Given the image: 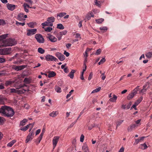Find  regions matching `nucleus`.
<instances>
[{
	"label": "nucleus",
	"mask_w": 152,
	"mask_h": 152,
	"mask_svg": "<svg viewBox=\"0 0 152 152\" xmlns=\"http://www.w3.org/2000/svg\"><path fill=\"white\" fill-rule=\"evenodd\" d=\"M28 120L26 119H24L20 122V126H23L25 125L26 123L27 122Z\"/></svg>",
	"instance_id": "nucleus-33"
},
{
	"label": "nucleus",
	"mask_w": 152,
	"mask_h": 152,
	"mask_svg": "<svg viewBox=\"0 0 152 152\" xmlns=\"http://www.w3.org/2000/svg\"><path fill=\"white\" fill-rule=\"evenodd\" d=\"M149 83L148 82L146 83L143 86V88L147 90L149 87Z\"/></svg>",
	"instance_id": "nucleus-44"
},
{
	"label": "nucleus",
	"mask_w": 152,
	"mask_h": 152,
	"mask_svg": "<svg viewBox=\"0 0 152 152\" xmlns=\"http://www.w3.org/2000/svg\"><path fill=\"white\" fill-rule=\"evenodd\" d=\"M11 92L12 93H17V91L14 88H10Z\"/></svg>",
	"instance_id": "nucleus-61"
},
{
	"label": "nucleus",
	"mask_w": 152,
	"mask_h": 152,
	"mask_svg": "<svg viewBox=\"0 0 152 152\" xmlns=\"http://www.w3.org/2000/svg\"><path fill=\"white\" fill-rule=\"evenodd\" d=\"M55 90L57 93H60L61 92V88L58 86H56L55 87Z\"/></svg>",
	"instance_id": "nucleus-32"
},
{
	"label": "nucleus",
	"mask_w": 152,
	"mask_h": 152,
	"mask_svg": "<svg viewBox=\"0 0 152 152\" xmlns=\"http://www.w3.org/2000/svg\"><path fill=\"white\" fill-rule=\"evenodd\" d=\"M101 89V88L100 87H99L98 88H96L94 90H93L91 92V94L94 93H95L98 92Z\"/></svg>",
	"instance_id": "nucleus-42"
},
{
	"label": "nucleus",
	"mask_w": 152,
	"mask_h": 152,
	"mask_svg": "<svg viewBox=\"0 0 152 152\" xmlns=\"http://www.w3.org/2000/svg\"><path fill=\"white\" fill-rule=\"evenodd\" d=\"M25 22H23V23H20L19 22H18L17 21H16V24L17 26H23L25 25Z\"/></svg>",
	"instance_id": "nucleus-45"
},
{
	"label": "nucleus",
	"mask_w": 152,
	"mask_h": 152,
	"mask_svg": "<svg viewBox=\"0 0 152 152\" xmlns=\"http://www.w3.org/2000/svg\"><path fill=\"white\" fill-rule=\"evenodd\" d=\"M34 134V133L33 132H31L28 134L25 141L26 143H28L29 141H31L33 139Z\"/></svg>",
	"instance_id": "nucleus-11"
},
{
	"label": "nucleus",
	"mask_w": 152,
	"mask_h": 152,
	"mask_svg": "<svg viewBox=\"0 0 152 152\" xmlns=\"http://www.w3.org/2000/svg\"><path fill=\"white\" fill-rule=\"evenodd\" d=\"M23 7H25L27 8H31V7H30L29 5L26 3H24L23 4Z\"/></svg>",
	"instance_id": "nucleus-59"
},
{
	"label": "nucleus",
	"mask_w": 152,
	"mask_h": 152,
	"mask_svg": "<svg viewBox=\"0 0 152 152\" xmlns=\"http://www.w3.org/2000/svg\"><path fill=\"white\" fill-rule=\"evenodd\" d=\"M58 114V111H53L49 114L50 116L54 118L56 117Z\"/></svg>",
	"instance_id": "nucleus-20"
},
{
	"label": "nucleus",
	"mask_w": 152,
	"mask_h": 152,
	"mask_svg": "<svg viewBox=\"0 0 152 152\" xmlns=\"http://www.w3.org/2000/svg\"><path fill=\"white\" fill-rule=\"evenodd\" d=\"M74 90H72L71 91L69 92V93L67 95L66 98L67 99H68V98L70 97L72 94Z\"/></svg>",
	"instance_id": "nucleus-48"
},
{
	"label": "nucleus",
	"mask_w": 152,
	"mask_h": 152,
	"mask_svg": "<svg viewBox=\"0 0 152 152\" xmlns=\"http://www.w3.org/2000/svg\"><path fill=\"white\" fill-rule=\"evenodd\" d=\"M15 82V81H14L12 80H8L6 81L5 83V85L6 86H8L9 85H11L12 83H14Z\"/></svg>",
	"instance_id": "nucleus-31"
},
{
	"label": "nucleus",
	"mask_w": 152,
	"mask_h": 152,
	"mask_svg": "<svg viewBox=\"0 0 152 152\" xmlns=\"http://www.w3.org/2000/svg\"><path fill=\"white\" fill-rule=\"evenodd\" d=\"M102 52V50L100 49H98L96 50L95 54L97 55H99Z\"/></svg>",
	"instance_id": "nucleus-50"
},
{
	"label": "nucleus",
	"mask_w": 152,
	"mask_h": 152,
	"mask_svg": "<svg viewBox=\"0 0 152 152\" xmlns=\"http://www.w3.org/2000/svg\"><path fill=\"white\" fill-rule=\"evenodd\" d=\"M16 140H13L9 143H8L7 144V146L10 147H11L16 142Z\"/></svg>",
	"instance_id": "nucleus-26"
},
{
	"label": "nucleus",
	"mask_w": 152,
	"mask_h": 152,
	"mask_svg": "<svg viewBox=\"0 0 152 152\" xmlns=\"http://www.w3.org/2000/svg\"><path fill=\"white\" fill-rule=\"evenodd\" d=\"M76 72V71L74 69H72L68 75V76L71 79H73L74 77V73Z\"/></svg>",
	"instance_id": "nucleus-24"
},
{
	"label": "nucleus",
	"mask_w": 152,
	"mask_h": 152,
	"mask_svg": "<svg viewBox=\"0 0 152 152\" xmlns=\"http://www.w3.org/2000/svg\"><path fill=\"white\" fill-rule=\"evenodd\" d=\"M6 100V98L2 95H0V104H4V101Z\"/></svg>",
	"instance_id": "nucleus-23"
},
{
	"label": "nucleus",
	"mask_w": 152,
	"mask_h": 152,
	"mask_svg": "<svg viewBox=\"0 0 152 152\" xmlns=\"http://www.w3.org/2000/svg\"><path fill=\"white\" fill-rule=\"evenodd\" d=\"M137 105L135 103H134V104L131 108V109H132L133 108H134V109L136 110H137V109L136 107Z\"/></svg>",
	"instance_id": "nucleus-55"
},
{
	"label": "nucleus",
	"mask_w": 152,
	"mask_h": 152,
	"mask_svg": "<svg viewBox=\"0 0 152 152\" xmlns=\"http://www.w3.org/2000/svg\"><path fill=\"white\" fill-rule=\"evenodd\" d=\"M34 124V123L29 124L27 125L26 126L23 127L22 128H21L20 129L21 130L25 131L27 130L28 128L30 127V129L29 130V132H30L33 128Z\"/></svg>",
	"instance_id": "nucleus-8"
},
{
	"label": "nucleus",
	"mask_w": 152,
	"mask_h": 152,
	"mask_svg": "<svg viewBox=\"0 0 152 152\" xmlns=\"http://www.w3.org/2000/svg\"><path fill=\"white\" fill-rule=\"evenodd\" d=\"M14 112L12 109L11 108L7 106L4 115L7 117H11L14 115Z\"/></svg>",
	"instance_id": "nucleus-4"
},
{
	"label": "nucleus",
	"mask_w": 152,
	"mask_h": 152,
	"mask_svg": "<svg viewBox=\"0 0 152 152\" xmlns=\"http://www.w3.org/2000/svg\"><path fill=\"white\" fill-rule=\"evenodd\" d=\"M47 38L52 42H55L57 41V38L50 34H48Z\"/></svg>",
	"instance_id": "nucleus-12"
},
{
	"label": "nucleus",
	"mask_w": 152,
	"mask_h": 152,
	"mask_svg": "<svg viewBox=\"0 0 152 152\" xmlns=\"http://www.w3.org/2000/svg\"><path fill=\"white\" fill-rule=\"evenodd\" d=\"M44 27V26H43L42 27V28H44L45 31L47 32H50L52 30V27H48L45 28Z\"/></svg>",
	"instance_id": "nucleus-34"
},
{
	"label": "nucleus",
	"mask_w": 152,
	"mask_h": 152,
	"mask_svg": "<svg viewBox=\"0 0 152 152\" xmlns=\"http://www.w3.org/2000/svg\"><path fill=\"white\" fill-rule=\"evenodd\" d=\"M99 29L101 31H103L104 32H105L107 30V28L106 26H103L100 27Z\"/></svg>",
	"instance_id": "nucleus-43"
},
{
	"label": "nucleus",
	"mask_w": 152,
	"mask_h": 152,
	"mask_svg": "<svg viewBox=\"0 0 152 152\" xmlns=\"http://www.w3.org/2000/svg\"><path fill=\"white\" fill-rule=\"evenodd\" d=\"M24 83L26 84H28L29 83V80L28 78H25L24 80Z\"/></svg>",
	"instance_id": "nucleus-53"
},
{
	"label": "nucleus",
	"mask_w": 152,
	"mask_h": 152,
	"mask_svg": "<svg viewBox=\"0 0 152 152\" xmlns=\"http://www.w3.org/2000/svg\"><path fill=\"white\" fill-rule=\"evenodd\" d=\"M82 150L84 151V152H89V149L87 145L84 144L82 147Z\"/></svg>",
	"instance_id": "nucleus-19"
},
{
	"label": "nucleus",
	"mask_w": 152,
	"mask_h": 152,
	"mask_svg": "<svg viewBox=\"0 0 152 152\" xmlns=\"http://www.w3.org/2000/svg\"><path fill=\"white\" fill-rule=\"evenodd\" d=\"M5 55L10 54L12 53V48H4Z\"/></svg>",
	"instance_id": "nucleus-14"
},
{
	"label": "nucleus",
	"mask_w": 152,
	"mask_h": 152,
	"mask_svg": "<svg viewBox=\"0 0 152 152\" xmlns=\"http://www.w3.org/2000/svg\"><path fill=\"white\" fill-rule=\"evenodd\" d=\"M96 22L98 24L101 23L104 21V19L102 18L96 20Z\"/></svg>",
	"instance_id": "nucleus-39"
},
{
	"label": "nucleus",
	"mask_w": 152,
	"mask_h": 152,
	"mask_svg": "<svg viewBox=\"0 0 152 152\" xmlns=\"http://www.w3.org/2000/svg\"><path fill=\"white\" fill-rule=\"evenodd\" d=\"M148 146L145 143L141 144L140 145L139 148L142 150H145L147 148Z\"/></svg>",
	"instance_id": "nucleus-25"
},
{
	"label": "nucleus",
	"mask_w": 152,
	"mask_h": 152,
	"mask_svg": "<svg viewBox=\"0 0 152 152\" xmlns=\"http://www.w3.org/2000/svg\"><path fill=\"white\" fill-rule=\"evenodd\" d=\"M91 17H94V15L92 12H90L87 14L85 20H89L91 19Z\"/></svg>",
	"instance_id": "nucleus-15"
},
{
	"label": "nucleus",
	"mask_w": 152,
	"mask_h": 152,
	"mask_svg": "<svg viewBox=\"0 0 152 152\" xmlns=\"http://www.w3.org/2000/svg\"><path fill=\"white\" fill-rule=\"evenodd\" d=\"M86 64L85 63H84L83 65V71L82 72L84 73V72L86 70Z\"/></svg>",
	"instance_id": "nucleus-52"
},
{
	"label": "nucleus",
	"mask_w": 152,
	"mask_h": 152,
	"mask_svg": "<svg viewBox=\"0 0 152 152\" xmlns=\"http://www.w3.org/2000/svg\"><path fill=\"white\" fill-rule=\"evenodd\" d=\"M95 5L98 7H100L101 6V2L100 1H98L97 0H94Z\"/></svg>",
	"instance_id": "nucleus-37"
},
{
	"label": "nucleus",
	"mask_w": 152,
	"mask_h": 152,
	"mask_svg": "<svg viewBox=\"0 0 152 152\" xmlns=\"http://www.w3.org/2000/svg\"><path fill=\"white\" fill-rule=\"evenodd\" d=\"M140 142V140L139 139H135V142L134 143V145H136L139 142Z\"/></svg>",
	"instance_id": "nucleus-58"
},
{
	"label": "nucleus",
	"mask_w": 152,
	"mask_h": 152,
	"mask_svg": "<svg viewBox=\"0 0 152 152\" xmlns=\"http://www.w3.org/2000/svg\"><path fill=\"white\" fill-rule=\"evenodd\" d=\"M35 38L39 43H42L44 42V39L40 34H36L35 36Z\"/></svg>",
	"instance_id": "nucleus-5"
},
{
	"label": "nucleus",
	"mask_w": 152,
	"mask_h": 152,
	"mask_svg": "<svg viewBox=\"0 0 152 152\" xmlns=\"http://www.w3.org/2000/svg\"><path fill=\"white\" fill-rule=\"evenodd\" d=\"M24 18V14L23 13L19 14L17 16V19L20 21H22L23 20H25V19Z\"/></svg>",
	"instance_id": "nucleus-18"
},
{
	"label": "nucleus",
	"mask_w": 152,
	"mask_h": 152,
	"mask_svg": "<svg viewBox=\"0 0 152 152\" xmlns=\"http://www.w3.org/2000/svg\"><path fill=\"white\" fill-rule=\"evenodd\" d=\"M7 108V106H2L0 108V113L4 115L5 110Z\"/></svg>",
	"instance_id": "nucleus-17"
},
{
	"label": "nucleus",
	"mask_w": 152,
	"mask_h": 152,
	"mask_svg": "<svg viewBox=\"0 0 152 152\" xmlns=\"http://www.w3.org/2000/svg\"><path fill=\"white\" fill-rule=\"evenodd\" d=\"M26 35L30 36L35 34L37 32V29L34 28L32 29H27Z\"/></svg>",
	"instance_id": "nucleus-6"
},
{
	"label": "nucleus",
	"mask_w": 152,
	"mask_h": 152,
	"mask_svg": "<svg viewBox=\"0 0 152 152\" xmlns=\"http://www.w3.org/2000/svg\"><path fill=\"white\" fill-rule=\"evenodd\" d=\"M147 90L143 88L142 89H141L140 91V93H143L145 92Z\"/></svg>",
	"instance_id": "nucleus-54"
},
{
	"label": "nucleus",
	"mask_w": 152,
	"mask_h": 152,
	"mask_svg": "<svg viewBox=\"0 0 152 152\" xmlns=\"http://www.w3.org/2000/svg\"><path fill=\"white\" fill-rule=\"evenodd\" d=\"M27 24L30 28H34L35 25L36 24V23L35 22H31L27 23Z\"/></svg>",
	"instance_id": "nucleus-29"
},
{
	"label": "nucleus",
	"mask_w": 152,
	"mask_h": 152,
	"mask_svg": "<svg viewBox=\"0 0 152 152\" xmlns=\"http://www.w3.org/2000/svg\"><path fill=\"white\" fill-rule=\"evenodd\" d=\"M56 75V73L53 71H51L49 72L48 75V77L49 78L53 77L55 76Z\"/></svg>",
	"instance_id": "nucleus-27"
},
{
	"label": "nucleus",
	"mask_w": 152,
	"mask_h": 152,
	"mask_svg": "<svg viewBox=\"0 0 152 152\" xmlns=\"http://www.w3.org/2000/svg\"><path fill=\"white\" fill-rule=\"evenodd\" d=\"M112 96V97L109 99V101L112 102H115L117 99V96L115 94H113Z\"/></svg>",
	"instance_id": "nucleus-22"
},
{
	"label": "nucleus",
	"mask_w": 152,
	"mask_h": 152,
	"mask_svg": "<svg viewBox=\"0 0 152 152\" xmlns=\"http://www.w3.org/2000/svg\"><path fill=\"white\" fill-rule=\"evenodd\" d=\"M106 61L105 59L104 58H102L100 61L98 63L99 65L101 64H102L103 63Z\"/></svg>",
	"instance_id": "nucleus-46"
},
{
	"label": "nucleus",
	"mask_w": 152,
	"mask_h": 152,
	"mask_svg": "<svg viewBox=\"0 0 152 152\" xmlns=\"http://www.w3.org/2000/svg\"><path fill=\"white\" fill-rule=\"evenodd\" d=\"M57 28L60 29H63L64 28V27L62 24L59 23L57 25Z\"/></svg>",
	"instance_id": "nucleus-38"
},
{
	"label": "nucleus",
	"mask_w": 152,
	"mask_h": 152,
	"mask_svg": "<svg viewBox=\"0 0 152 152\" xmlns=\"http://www.w3.org/2000/svg\"><path fill=\"white\" fill-rule=\"evenodd\" d=\"M66 14L65 12H61L57 14V17L59 16L60 17H62Z\"/></svg>",
	"instance_id": "nucleus-40"
},
{
	"label": "nucleus",
	"mask_w": 152,
	"mask_h": 152,
	"mask_svg": "<svg viewBox=\"0 0 152 152\" xmlns=\"http://www.w3.org/2000/svg\"><path fill=\"white\" fill-rule=\"evenodd\" d=\"M45 59L47 61H57L58 60L54 56L50 55H48L45 56Z\"/></svg>",
	"instance_id": "nucleus-7"
},
{
	"label": "nucleus",
	"mask_w": 152,
	"mask_h": 152,
	"mask_svg": "<svg viewBox=\"0 0 152 152\" xmlns=\"http://www.w3.org/2000/svg\"><path fill=\"white\" fill-rule=\"evenodd\" d=\"M124 120H118L116 122V129L118 127L120 126L122 123L124 122Z\"/></svg>",
	"instance_id": "nucleus-28"
},
{
	"label": "nucleus",
	"mask_w": 152,
	"mask_h": 152,
	"mask_svg": "<svg viewBox=\"0 0 152 152\" xmlns=\"http://www.w3.org/2000/svg\"><path fill=\"white\" fill-rule=\"evenodd\" d=\"M4 49H0V55H5L4 53Z\"/></svg>",
	"instance_id": "nucleus-51"
},
{
	"label": "nucleus",
	"mask_w": 152,
	"mask_h": 152,
	"mask_svg": "<svg viewBox=\"0 0 152 152\" xmlns=\"http://www.w3.org/2000/svg\"><path fill=\"white\" fill-rule=\"evenodd\" d=\"M56 56L61 61H62L65 59V57L64 55L59 52H57L55 53Z\"/></svg>",
	"instance_id": "nucleus-10"
},
{
	"label": "nucleus",
	"mask_w": 152,
	"mask_h": 152,
	"mask_svg": "<svg viewBox=\"0 0 152 152\" xmlns=\"http://www.w3.org/2000/svg\"><path fill=\"white\" fill-rule=\"evenodd\" d=\"M8 35V34H5L0 36V41H1L2 42V41L3 40L7 37Z\"/></svg>",
	"instance_id": "nucleus-30"
},
{
	"label": "nucleus",
	"mask_w": 152,
	"mask_h": 152,
	"mask_svg": "<svg viewBox=\"0 0 152 152\" xmlns=\"http://www.w3.org/2000/svg\"><path fill=\"white\" fill-rule=\"evenodd\" d=\"M93 76V73L92 72H91L90 73L89 75L88 76V79L89 80H90L92 78Z\"/></svg>",
	"instance_id": "nucleus-57"
},
{
	"label": "nucleus",
	"mask_w": 152,
	"mask_h": 152,
	"mask_svg": "<svg viewBox=\"0 0 152 152\" xmlns=\"http://www.w3.org/2000/svg\"><path fill=\"white\" fill-rule=\"evenodd\" d=\"M38 51L41 54H43L45 52V50L42 48H39L38 49Z\"/></svg>",
	"instance_id": "nucleus-41"
},
{
	"label": "nucleus",
	"mask_w": 152,
	"mask_h": 152,
	"mask_svg": "<svg viewBox=\"0 0 152 152\" xmlns=\"http://www.w3.org/2000/svg\"><path fill=\"white\" fill-rule=\"evenodd\" d=\"M141 121V119H139L137 121H135V122L136 123V125H137L138 126V124L140 125L141 124L140 123V121Z\"/></svg>",
	"instance_id": "nucleus-60"
},
{
	"label": "nucleus",
	"mask_w": 152,
	"mask_h": 152,
	"mask_svg": "<svg viewBox=\"0 0 152 152\" xmlns=\"http://www.w3.org/2000/svg\"><path fill=\"white\" fill-rule=\"evenodd\" d=\"M67 33V31H64L60 32L59 34L61 36H62L63 35H65Z\"/></svg>",
	"instance_id": "nucleus-49"
},
{
	"label": "nucleus",
	"mask_w": 152,
	"mask_h": 152,
	"mask_svg": "<svg viewBox=\"0 0 152 152\" xmlns=\"http://www.w3.org/2000/svg\"><path fill=\"white\" fill-rule=\"evenodd\" d=\"M143 97L142 96H141L135 102V103L138 105L140 103Z\"/></svg>",
	"instance_id": "nucleus-36"
},
{
	"label": "nucleus",
	"mask_w": 152,
	"mask_h": 152,
	"mask_svg": "<svg viewBox=\"0 0 152 152\" xmlns=\"http://www.w3.org/2000/svg\"><path fill=\"white\" fill-rule=\"evenodd\" d=\"M59 137L58 136H55L53 137V149H54L56 146V145L59 140Z\"/></svg>",
	"instance_id": "nucleus-9"
},
{
	"label": "nucleus",
	"mask_w": 152,
	"mask_h": 152,
	"mask_svg": "<svg viewBox=\"0 0 152 152\" xmlns=\"http://www.w3.org/2000/svg\"><path fill=\"white\" fill-rule=\"evenodd\" d=\"M16 6L15 5L7 3V9L11 11H13L15 8Z\"/></svg>",
	"instance_id": "nucleus-13"
},
{
	"label": "nucleus",
	"mask_w": 152,
	"mask_h": 152,
	"mask_svg": "<svg viewBox=\"0 0 152 152\" xmlns=\"http://www.w3.org/2000/svg\"><path fill=\"white\" fill-rule=\"evenodd\" d=\"M139 86H137L129 94L127 97L128 100H130L132 99L134 96L137 94V92L139 89Z\"/></svg>",
	"instance_id": "nucleus-3"
},
{
	"label": "nucleus",
	"mask_w": 152,
	"mask_h": 152,
	"mask_svg": "<svg viewBox=\"0 0 152 152\" xmlns=\"http://www.w3.org/2000/svg\"><path fill=\"white\" fill-rule=\"evenodd\" d=\"M55 18L53 17H48L47 18L46 21L42 23L41 25L44 26H53V23L54 22Z\"/></svg>",
	"instance_id": "nucleus-2"
},
{
	"label": "nucleus",
	"mask_w": 152,
	"mask_h": 152,
	"mask_svg": "<svg viewBox=\"0 0 152 152\" xmlns=\"http://www.w3.org/2000/svg\"><path fill=\"white\" fill-rule=\"evenodd\" d=\"M84 136L83 134H82L81 135V136L80 137V140L81 142H83L84 140Z\"/></svg>",
	"instance_id": "nucleus-56"
},
{
	"label": "nucleus",
	"mask_w": 152,
	"mask_h": 152,
	"mask_svg": "<svg viewBox=\"0 0 152 152\" xmlns=\"http://www.w3.org/2000/svg\"><path fill=\"white\" fill-rule=\"evenodd\" d=\"M25 66L24 65L20 66H15L14 69L17 71H18L19 70H21V69L24 68H25Z\"/></svg>",
	"instance_id": "nucleus-21"
},
{
	"label": "nucleus",
	"mask_w": 152,
	"mask_h": 152,
	"mask_svg": "<svg viewBox=\"0 0 152 152\" xmlns=\"http://www.w3.org/2000/svg\"><path fill=\"white\" fill-rule=\"evenodd\" d=\"M64 54L67 57H68L69 55V53L68 52H67L66 51H64Z\"/></svg>",
	"instance_id": "nucleus-63"
},
{
	"label": "nucleus",
	"mask_w": 152,
	"mask_h": 152,
	"mask_svg": "<svg viewBox=\"0 0 152 152\" xmlns=\"http://www.w3.org/2000/svg\"><path fill=\"white\" fill-rule=\"evenodd\" d=\"M124 148L123 147H122L120 148L118 152H124Z\"/></svg>",
	"instance_id": "nucleus-64"
},
{
	"label": "nucleus",
	"mask_w": 152,
	"mask_h": 152,
	"mask_svg": "<svg viewBox=\"0 0 152 152\" xmlns=\"http://www.w3.org/2000/svg\"><path fill=\"white\" fill-rule=\"evenodd\" d=\"M146 56L148 58L152 57V51L149 52L146 54Z\"/></svg>",
	"instance_id": "nucleus-35"
},
{
	"label": "nucleus",
	"mask_w": 152,
	"mask_h": 152,
	"mask_svg": "<svg viewBox=\"0 0 152 152\" xmlns=\"http://www.w3.org/2000/svg\"><path fill=\"white\" fill-rule=\"evenodd\" d=\"M17 44L15 39L9 38L2 41L0 45V48L8 46H12L15 45Z\"/></svg>",
	"instance_id": "nucleus-1"
},
{
	"label": "nucleus",
	"mask_w": 152,
	"mask_h": 152,
	"mask_svg": "<svg viewBox=\"0 0 152 152\" xmlns=\"http://www.w3.org/2000/svg\"><path fill=\"white\" fill-rule=\"evenodd\" d=\"M138 126L137 125L135 124H132L130 126L128 127L127 130L128 132H131L132 130L136 127Z\"/></svg>",
	"instance_id": "nucleus-16"
},
{
	"label": "nucleus",
	"mask_w": 152,
	"mask_h": 152,
	"mask_svg": "<svg viewBox=\"0 0 152 152\" xmlns=\"http://www.w3.org/2000/svg\"><path fill=\"white\" fill-rule=\"evenodd\" d=\"M5 24V21L3 20L0 19V25Z\"/></svg>",
	"instance_id": "nucleus-62"
},
{
	"label": "nucleus",
	"mask_w": 152,
	"mask_h": 152,
	"mask_svg": "<svg viewBox=\"0 0 152 152\" xmlns=\"http://www.w3.org/2000/svg\"><path fill=\"white\" fill-rule=\"evenodd\" d=\"M77 122V120H76L75 121L72 123L67 128L68 129H70Z\"/></svg>",
	"instance_id": "nucleus-47"
}]
</instances>
